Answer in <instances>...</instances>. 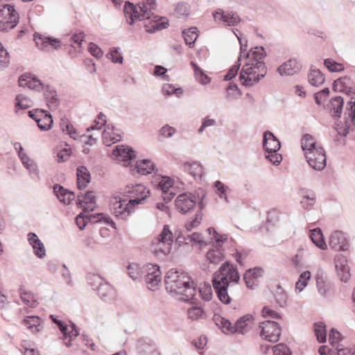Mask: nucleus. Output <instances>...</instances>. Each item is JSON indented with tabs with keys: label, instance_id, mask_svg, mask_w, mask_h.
Returning <instances> with one entry per match:
<instances>
[{
	"label": "nucleus",
	"instance_id": "f257e3e1",
	"mask_svg": "<svg viewBox=\"0 0 355 355\" xmlns=\"http://www.w3.org/2000/svg\"><path fill=\"white\" fill-rule=\"evenodd\" d=\"M157 7L156 0H143L137 6L126 1L124 6V13L128 23L132 25L137 21H142L146 31L150 33L166 28L168 26L166 19L152 13Z\"/></svg>",
	"mask_w": 355,
	"mask_h": 355
},
{
	"label": "nucleus",
	"instance_id": "f03ea898",
	"mask_svg": "<svg viewBox=\"0 0 355 355\" xmlns=\"http://www.w3.org/2000/svg\"><path fill=\"white\" fill-rule=\"evenodd\" d=\"M239 279L236 267L230 266L229 262L223 263L215 273L212 280L213 286L222 303L228 304L231 302V288L239 283Z\"/></svg>",
	"mask_w": 355,
	"mask_h": 355
},
{
	"label": "nucleus",
	"instance_id": "7ed1b4c3",
	"mask_svg": "<svg viewBox=\"0 0 355 355\" xmlns=\"http://www.w3.org/2000/svg\"><path fill=\"white\" fill-rule=\"evenodd\" d=\"M166 289L168 292L180 295V300L189 302L193 300L196 293L194 282L185 272L177 269L168 270L164 278Z\"/></svg>",
	"mask_w": 355,
	"mask_h": 355
},
{
	"label": "nucleus",
	"instance_id": "20e7f679",
	"mask_svg": "<svg viewBox=\"0 0 355 355\" xmlns=\"http://www.w3.org/2000/svg\"><path fill=\"white\" fill-rule=\"evenodd\" d=\"M267 69L263 60H249L242 67L239 78L242 85L252 87L265 77Z\"/></svg>",
	"mask_w": 355,
	"mask_h": 355
},
{
	"label": "nucleus",
	"instance_id": "39448f33",
	"mask_svg": "<svg viewBox=\"0 0 355 355\" xmlns=\"http://www.w3.org/2000/svg\"><path fill=\"white\" fill-rule=\"evenodd\" d=\"M252 315H245L239 318L235 323L232 324L229 320L222 318L220 315H215L214 320L217 326L226 329L230 333L245 334L249 328V324L252 321Z\"/></svg>",
	"mask_w": 355,
	"mask_h": 355
},
{
	"label": "nucleus",
	"instance_id": "423d86ee",
	"mask_svg": "<svg viewBox=\"0 0 355 355\" xmlns=\"http://www.w3.org/2000/svg\"><path fill=\"white\" fill-rule=\"evenodd\" d=\"M173 234L168 225H165L161 233L152 242L153 253L157 257H164L171 252Z\"/></svg>",
	"mask_w": 355,
	"mask_h": 355
},
{
	"label": "nucleus",
	"instance_id": "0eeeda50",
	"mask_svg": "<svg viewBox=\"0 0 355 355\" xmlns=\"http://www.w3.org/2000/svg\"><path fill=\"white\" fill-rule=\"evenodd\" d=\"M19 14L13 6L3 4L0 6V31L14 28L19 23Z\"/></svg>",
	"mask_w": 355,
	"mask_h": 355
},
{
	"label": "nucleus",
	"instance_id": "6e6552de",
	"mask_svg": "<svg viewBox=\"0 0 355 355\" xmlns=\"http://www.w3.org/2000/svg\"><path fill=\"white\" fill-rule=\"evenodd\" d=\"M123 193L129 198V206H136L144 204V201L150 196V191L146 189L144 185L138 184L128 185L123 190Z\"/></svg>",
	"mask_w": 355,
	"mask_h": 355
},
{
	"label": "nucleus",
	"instance_id": "1a4fd4ad",
	"mask_svg": "<svg viewBox=\"0 0 355 355\" xmlns=\"http://www.w3.org/2000/svg\"><path fill=\"white\" fill-rule=\"evenodd\" d=\"M122 200L121 197L114 196L110 199V209L112 214L118 219L125 220L132 212L134 206H129V202Z\"/></svg>",
	"mask_w": 355,
	"mask_h": 355
},
{
	"label": "nucleus",
	"instance_id": "9d476101",
	"mask_svg": "<svg viewBox=\"0 0 355 355\" xmlns=\"http://www.w3.org/2000/svg\"><path fill=\"white\" fill-rule=\"evenodd\" d=\"M261 336L269 342L275 343L279 340L281 335V328L275 321L266 320L259 323Z\"/></svg>",
	"mask_w": 355,
	"mask_h": 355
},
{
	"label": "nucleus",
	"instance_id": "9b49d317",
	"mask_svg": "<svg viewBox=\"0 0 355 355\" xmlns=\"http://www.w3.org/2000/svg\"><path fill=\"white\" fill-rule=\"evenodd\" d=\"M144 274V281L148 289L154 291L161 282V272L157 265L148 263L145 266Z\"/></svg>",
	"mask_w": 355,
	"mask_h": 355
},
{
	"label": "nucleus",
	"instance_id": "f8f14e48",
	"mask_svg": "<svg viewBox=\"0 0 355 355\" xmlns=\"http://www.w3.org/2000/svg\"><path fill=\"white\" fill-rule=\"evenodd\" d=\"M305 156L309 166L315 170L322 171L327 164L324 150L320 146L316 150L306 152Z\"/></svg>",
	"mask_w": 355,
	"mask_h": 355
},
{
	"label": "nucleus",
	"instance_id": "ddd939ff",
	"mask_svg": "<svg viewBox=\"0 0 355 355\" xmlns=\"http://www.w3.org/2000/svg\"><path fill=\"white\" fill-rule=\"evenodd\" d=\"M216 21L223 22L225 25L229 26H235L241 21L239 15L233 11L225 12L223 9L218 8L213 14Z\"/></svg>",
	"mask_w": 355,
	"mask_h": 355
},
{
	"label": "nucleus",
	"instance_id": "4468645a",
	"mask_svg": "<svg viewBox=\"0 0 355 355\" xmlns=\"http://www.w3.org/2000/svg\"><path fill=\"white\" fill-rule=\"evenodd\" d=\"M196 197L191 193H181L175 200L176 208L182 214L189 211L196 206Z\"/></svg>",
	"mask_w": 355,
	"mask_h": 355
},
{
	"label": "nucleus",
	"instance_id": "2eb2a0df",
	"mask_svg": "<svg viewBox=\"0 0 355 355\" xmlns=\"http://www.w3.org/2000/svg\"><path fill=\"white\" fill-rule=\"evenodd\" d=\"M34 40L36 46L42 51H49L51 49H58L60 47V40L40 33L34 34Z\"/></svg>",
	"mask_w": 355,
	"mask_h": 355
},
{
	"label": "nucleus",
	"instance_id": "dca6fc26",
	"mask_svg": "<svg viewBox=\"0 0 355 355\" xmlns=\"http://www.w3.org/2000/svg\"><path fill=\"white\" fill-rule=\"evenodd\" d=\"M329 244L331 248L336 251H346L349 248V242L345 234L338 230L331 234Z\"/></svg>",
	"mask_w": 355,
	"mask_h": 355
},
{
	"label": "nucleus",
	"instance_id": "f3484780",
	"mask_svg": "<svg viewBox=\"0 0 355 355\" xmlns=\"http://www.w3.org/2000/svg\"><path fill=\"white\" fill-rule=\"evenodd\" d=\"M333 89L336 92L346 93L348 95L355 94L354 82L348 76L341 77L334 80Z\"/></svg>",
	"mask_w": 355,
	"mask_h": 355
},
{
	"label": "nucleus",
	"instance_id": "a211bd4d",
	"mask_svg": "<svg viewBox=\"0 0 355 355\" xmlns=\"http://www.w3.org/2000/svg\"><path fill=\"white\" fill-rule=\"evenodd\" d=\"M20 87H28L37 91L44 90L45 85L34 75L23 74L18 80Z\"/></svg>",
	"mask_w": 355,
	"mask_h": 355
},
{
	"label": "nucleus",
	"instance_id": "6ab92c4d",
	"mask_svg": "<svg viewBox=\"0 0 355 355\" xmlns=\"http://www.w3.org/2000/svg\"><path fill=\"white\" fill-rule=\"evenodd\" d=\"M301 70V65L296 59H290L277 68L280 76H293Z\"/></svg>",
	"mask_w": 355,
	"mask_h": 355
},
{
	"label": "nucleus",
	"instance_id": "aec40b11",
	"mask_svg": "<svg viewBox=\"0 0 355 355\" xmlns=\"http://www.w3.org/2000/svg\"><path fill=\"white\" fill-rule=\"evenodd\" d=\"M335 265L340 279L342 282H347L350 277V273L346 257L343 256L337 257L335 259Z\"/></svg>",
	"mask_w": 355,
	"mask_h": 355
},
{
	"label": "nucleus",
	"instance_id": "412c9836",
	"mask_svg": "<svg viewBox=\"0 0 355 355\" xmlns=\"http://www.w3.org/2000/svg\"><path fill=\"white\" fill-rule=\"evenodd\" d=\"M77 205L83 209L84 212L93 211L95 207V196L93 191H87L84 196H78Z\"/></svg>",
	"mask_w": 355,
	"mask_h": 355
},
{
	"label": "nucleus",
	"instance_id": "4be33fe9",
	"mask_svg": "<svg viewBox=\"0 0 355 355\" xmlns=\"http://www.w3.org/2000/svg\"><path fill=\"white\" fill-rule=\"evenodd\" d=\"M27 236L28 241L33 248L35 255L40 259L44 258L46 256V250L41 240L33 232L28 233Z\"/></svg>",
	"mask_w": 355,
	"mask_h": 355
},
{
	"label": "nucleus",
	"instance_id": "5701e85b",
	"mask_svg": "<svg viewBox=\"0 0 355 355\" xmlns=\"http://www.w3.org/2000/svg\"><path fill=\"white\" fill-rule=\"evenodd\" d=\"M121 138L120 130L111 124H108L103 132V139L106 146H110L111 144L120 141Z\"/></svg>",
	"mask_w": 355,
	"mask_h": 355
},
{
	"label": "nucleus",
	"instance_id": "b1692460",
	"mask_svg": "<svg viewBox=\"0 0 355 355\" xmlns=\"http://www.w3.org/2000/svg\"><path fill=\"white\" fill-rule=\"evenodd\" d=\"M263 146L266 151L277 152L281 147L278 139L270 131L263 133Z\"/></svg>",
	"mask_w": 355,
	"mask_h": 355
},
{
	"label": "nucleus",
	"instance_id": "393cba45",
	"mask_svg": "<svg viewBox=\"0 0 355 355\" xmlns=\"http://www.w3.org/2000/svg\"><path fill=\"white\" fill-rule=\"evenodd\" d=\"M53 192L56 195L59 200L65 204L69 205L75 199V193L64 189L60 184H55L53 187Z\"/></svg>",
	"mask_w": 355,
	"mask_h": 355
},
{
	"label": "nucleus",
	"instance_id": "a878e982",
	"mask_svg": "<svg viewBox=\"0 0 355 355\" xmlns=\"http://www.w3.org/2000/svg\"><path fill=\"white\" fill-rule=\"evenodd\" d=\"M101 218L102 216L100 214H85L84 213H80L76 216V223L78 228L83 230L88 223H98Z\"/></svg>",
	"mask_w": 355,
	"mask_h": 355
},
{
	"label": "nucleus",
	"instance_id": "bb28decb",
	"mask_svg": "<svg viewBox=\"0 0 355 355\" xmlns=\"http://www.w3.org/2000/svg\"><path fill=\"white\" fill-rule=\"evenodd\" d=\"M76 175L78 189H85L91 180V175L87 168L84 166H78L76 170Z\"/></svg>",
	"mask_w": 355,
	"mask_h": 355
},
{
	"label": "nucleus",
	"instance_id": "cd10ccee",
	"mask_svg": "<svg viewBox=\"0 0 355 355\" xmlns=\"http://www.w3.org/2000/svg\"><path fill=\"white\" fill-rule=\"evenodd\" d=\"M113 154L121 157V161L132 160L136 157L135 153L132 148L123 145L117 146L116 148L113 150Z\"/></svg>",
	"mask_w": 355,
	"mask_h": 355
},
{
	"label": "nucleus",
	"instance_id": "c85d7f7f",
	"mask_svg": "<svg viewBox=\"0 0 355 355\" xmlns=\"http://www.w3.org/2000/svg\"><path fill=\"white\" fill-rule=\"evenodd\" d=\"M137 348L141 355H148L155 350V343L149 338H141L137 342Z\"/></svg>",
	"mask_w": 355,
	"mask_h": 355
},
{
	"label": "nucleus",
	"instance_id": "c756f323",
	"mask_svg": "<svg viewBox=\"0 0 355 355\" xmlns=\"http://www.w3.org/2000/svg\"><path fill=\"white\" fill-rule=\"evenodd\" d=\"M44 91V95L46 100L47 105L50 110H56L59 103L57 98L56 91L49 85H46Z\"/></svg>",
	"mask_w": 355,
	"mask_h": 355
},
{
	"label": "nucleus",
	"instance_id": "7c9ffc66",
	"mask_svg": "<svg viewBox=\"0 0 355 355\" xmlns=\"http://www.w3.org/2000/svg\"><path fill=\"white\" fill-rule=\"evenodd\" d=\"M182 169L184 172L188 173L194 180L201 178L202 175V167L197 163H188L186 162L182 166Z\"/></svg>",
	"mask_w": 355,
	"mask_h": 355
},
{
	"label": "nucleus",
	"instance_id": "2f4dec72",
	"mask_svg": "<svg viewBox=\"0 0 355 355\" xmlns=\"http://www.w3.org/2000/svg\"><path fill=\"white\" fill-rule=\"evenodd\" d=\"M176 241L178 243H184L185 244H189L191 242L202 244L203 243L202 236L201 234L198 232H193L191 234L182 235V232L178 234L175 232Z\"/></svg>",
	"mask_w": 355,
	"mask_h": 355
},
{
	"label": "nucleus",
	"instance_id": "473e14b6",
	"mask_svg": "<svg viewBox=\"0 0 355 355\" xmlns=\"http://www.w3.org/2000/svg\"><path fill=\"white\" fill-rule=\"evenodd\" d=\"M98 296L104 301L107 302L114 297L115 291L107 282H104L97 291Z\"/></svg>",
	"mask_w": 355,
	"mask_h": 355
},
{
	"label": "nucleus",
	"instance_id": "72a5a7b5",
	"mask_svg": "<svg viewBox=\"0 0 355 355\" xmlns=\"http://www.w3.org/2000/svg\"><path fill=\"white\" fill-rule=\"evenodd\" d=\"M344 100L341 96H335L332 98L328 105L331 112H333L334 117L340 118L342 114Z\"/></svg>",
	"mask_w": 355,
	"mask_h": 355
},
{
	"label": "nucleus",
	"instance_id": "f704fd0d",
	"mask_svg": "<svg viewBox=\"0 0 355 355\" xmlns=\"http://www.w3.org/2000/svg\"><path fill=\"white\" fill-rule=\"evenodd\" d=\"M263 274V270L261 268H254L248 270L244 275L243 279L248 288H252L254 285V280L260 277Z\"/></svg>",
	"mask_w": 355,
	"mask_h": 355
},
{
	"label": "nucleus",
	"instance_id": "c9c22d12",
	"mask_svg": "<svg viewBox=\"0 0 355 355\" xmlns=\"http://www.w3.org/2000/svg\"><path fill=\"white\" fill-rule=\"evenodd\" d=\"M309 237L318 248L321 250L327 249V246L324 241L322 230L319 227L310 230Z\"/></svg>",
	"mask_w": 355,
	"mask_h": 355
},
{
	"label": "nucleus",
	"instance_id": "e433bc0d",
	"mask_svg": "<svg viewBox=\"0 0 355 355\" xmlns=\"http://www.w3.org/2000/svg\"><path fill=\"white\" fill-rule=\"evenodd\" d=\"M135 169L139 174L145 175L154 171L155 165L150 160L145 159L137 162Z\"/></svg>",
	"mask_w": 355,
	"mask_h": 355
},
{
	"label": "nucleus",
	"instance_id": "4c0bfd02",
	"mask_svg": "<svg viewBox=\"0 0 355 355\" xmlns=\"http://www.w3.org/2000/svg\"><path fill=\"white\" fill-rule=\"evenodd\" d=\"M324 80V75L319 69H311L308 74V80L313 86L322 85Z\"/></svg>",
	"mask_w": 355,
	"mask_h": 355
},
{
	"label": "nucleus",
	"instance_id": "58836bf2",
	"mask_svg": "<svg viewBox=\"0 0 355 355\" xmlns=\"http://www.w3.org/2000/svg\"><path fill=\"white\" fill-rule=\"evenodd\" d=\"M275 302L280 307H285L288 302V295L280 285H277L274 291Z\"/></svg>",
	"mask_w": 355,
	"mask_h": 355
},
{
	"label": "nucleus",
	"instance_id": "ea45409f",
	"mask_svg": "<svg viewBox=\"0 0 355 355\" xmlns=\"http://www.w3.org/2000/svg\"><path fill=\"white\" fill-rule=\"evenodd\" d=\"M41 321L38 316H28L24 320L23 323L33 333H37L40 330Z\"/></svg>",
	"mask_w": 355,
	"mask_h": 355
},
{
	"label": "nucleus",
	"instance_id": "a19ab883",
	"mask_svg": "<svg viewBox=\"0 0 355 355\" xmlns=\"http://www.w3.org/2000/svg\"><path fill=\"white\" fill-rule=\"evenodd\" d=\"M266 56V53L263 46H256L254 49L246 53L245 58L248 60H263Z\"/></svg>",
	"mask_w": 355,
	"mask_h": 355
},
{
	"label": "nucleus",
	"instance_id": "79ce46f5",
	"mask_svg": "<svg viewBox=\"0 0 355 355\" xmlns=\"http://www.w3.org/2000/svg\"><path fill=\"white\" fill-rule=\"evenodd\" d=\"M302 148L306 152L311 151V150H316L318 148L316 143L314 141L313 137L311 135L306 134L302 138Z\"/></svg>",
	"mask_w": 355,
	"mask_h": 355
},
{
	"label": "nucleus",
	"instance_id": "37998d69",
	"mask_svg": "<svg viewBox=\"0 0 355 355\" xmlns=\"http://www.w3.org/2000/svg\"><path fill=\"white\" fill-rule=\"evenodd\" d=\"M197 32L198 29L196 27H191L187 30H184L182 31L185 43L189 47H191L193 44L195 43L196 40H197Z\"/></svg>",
	"mask_w": 355,
	"mask_h": 355
},
{
	"label": "nucleus",
	"instance_id": "c03bdc74",
	"mask_svg": "<svg viewBox=\"0 0 355 355\" xmlns=\"http://www.w3.org/2000/svg\"><path fill=\"white\" fill-rule=\"evenodd\" d=\"M206 257L211 263L218 264L223 260L224 255L222 250L217 248L209 250L207 253Z\"/></svg>",
	"mask_w": 355,
	"mask_h": 355
},
{
	"label": "nucleus",
	"instance_id": "a18cd8bd",
	"mask_svg": "<svg viewBox=\"0 0 355 355\" xmlns=\"http://www.w3.org/2000/svg\"><path fill=\"white\" fill-rule=\"evenodd\" d=\"M19 294L22 302L29 307L33 308L38 304L35 298L33 293L24 291L21 288L19 289Z\"/></svg>",
	"mask_w": 355,
	"mask_h": 355
},
{
	"label": "nucleus",
	"instance_id": "49530a36",
	"mask_svg": "<svg viewBox=\"0 0 355 355\" xmlns=\"http://www.w3.org/2000/svg\"><path fill=\"white\" fill-rule=\"evenodd\" d=\"M315 335L320 343H324L327 340V329L325 324L322 322H315L313 326Z\"/></svg>",
	"mask_w": 355,
	"mask_h": 355
},
{
	"label": "nucleus",
	"instance_id": "de8ad7c7",
	"mask_svg": "<svg viewBox=\"0 0 355 355\" xmlns=\"http://www.w3.org/2000/svg\"><path fill=\"white\" fill-rule=\"evenodd\" d=\"M291 263L295 268L300 270L304 266V250L299 248L296 254L291 259Z\"/></svg>",
	"mask_w": 355,
	"mask_h": 355
},
{
	"label": "nucleus",
	"instance_id": "09e8293b",
	"mask_svg": "<svg viewBox=\"0 0 355 355\" xmlns=\"http://www.w3.org/2000/svg\"><path fill=\"white\" fill-rule=\"evenodd\" d=\"M311 278V272L308 270L300 274L298 280L295 284V291L300 293L307 286L308 281Z\"/></svg>",
	"mask_w": 355,
	"mask_h": 355
},
{
	"label": "nucleus",
	"instance_id": "8fccbe9b",
	"mask_svg": "<svg viewBox=\"0 0 355 355\" xmlns=\"http://www.w3.org/2000/svg\"><path fill=\"white\" fill-rule=\"evenodd\" d=\"M214 187L216 188V193L220 198H223L227 203L229 202L228 198L227 196V191H230V188L225 185L220 180H217L214 182Z\"/></svg>",
	"mask_w": 355,
	"mask_h": 355
},
{
	"label": "nucleus",
	"instance_id": "3c124183",
	"mask_svg": "<svg viewBox=\"0 0 355 355\" xmlns=\"http://www.w3.org/2000/svg\"><path fill=\"white\" fill-rule=\"evenodd\" d=\"M53 122L51 115L47 113H46L41 119L37 120V126L42 131L49 130L51 128Z\"/></svg>",
	"mask_w": 355,
	"mask_h": 355
},
{
	"label": "nucleus",
	"instance_id": "603ef678",
	"mask_svg": "<svg viewBox=\"0 0 355 355\" xmlns=\"http://www.w3.org/2000/svg\"><path fill=\"white\" fill-rule=\"evenodd\" d=\"M324 64L330 72H340L345 69L341 63L337 62L331 58L325 59Z\"/></svg>",
	"mask_w": 355,
	"mask_h": 355
},
{
	"label": "nucleus",
	"instance_id": "864d4df0",
	"mask_svg": "<svg viewBox=\"0 0 355 355\" xmlns=\"http://www.w3.org/2000/svg\"><path fill=\"white\" fill-rule=\"evenodd\" d=\"M88 284L94 290L98 291V288L103 284L105 280L98 275L89 274L87 277Z\"/></svg>",
	"mask_w": 355,
	"mask_h": 355
},
{
	"label": "nucleus",
	"instance_id": "5fc2aeb1",
	"mask_svg": "<svg viewBox=\"0 0 355 355\" xmlns=\"http://www.w3.org/2000/svg\"><path fill=\"white\" fill-rule=\"evenodd\" d=\"M119 47L112 48L110 53L107 54V58L110 59L114 63L121 64L123 62V58L121 53L119 52Z\"/></svg>",
	"mask_w": 355,
	"mask_h": 355
},
{
	"label": "nucleus",
	"instance_id": "6e6d98bb",
	"mask_svg": "<svg viewBox=\"0 0 355 355\" xmlns=\"http://www.w3.org/2000/svg\"><path fill=\"white\" fill-rule=\"evenodd\" d=\"M315 202V195H305L302 197L300 204L304 209H309L313 207Z\"/></svg>",
	"mask_w": 355,
	"mask_h": 355
},
{
	"label": "nucleus",
	"instance_id": "4d7b16f0",
	"mask_svg": "<svg viewBox=\"0 0 355 355\" xmlns=\"http://www.w3.org/2000/svg\"><path fill=\"white\" fill-rule=\"evenodd\" d=\"M173 185V180L169 177H162L158 183V187L162 192H168Z\"/></svg>",
	"mask_w": 355,
	"mask_h": 355
},
{
	"label": "nucleus",
	"instance_id": "13d9d810",
	"mask_svg": "<svg viewBox=\"0 0 355 355\" xmlns=\"http://www.w3.org/2000/svg\"><path fill=\"white\" fill-rule=\"evenodd\" d=\"M204 311L200 307L194 306L188 310V317L192 320L202 318Z\"/></svg>",
	"mask_w": 355,
	"mask_h": 355
},
{
	"label": "nucleus",
	"instance_id": "bf43d9fd",
	"mask_svg": "<svg viewBox=\"0 0 355 355\" xmlns=\"http://www.w3.org/2000/svg\"><path fill=\"white\" fill-rule=\"evenodd\" d=\"M274 355H292L290 349L284 344L279 343L273 347Z\"/></svg>",
	"mask_w": 355,
	"mask_h": 355
},
{
	"label": "nucleus",
	"instance_id": "052dcab7",
	"mask_svg": "<svg viewBox=\"0 0 355 355\" xmlns=\"http://www.w3.org/2000/svg\"><path fill=\"white\" fill-rule=\"evenodd\" d=\"M162 93L166 96H170L172 94H182V89L180 87L175 88L174 86L170 84L164 85L162 87Z\"/></svg>",
	"mask_w": 355,
	"mask_h": 355
},
{
	"label": "nucleus",
	"instance_id": "680f3d73",
	"mask_svg": "<svg viewBox=\"0 0 355 355\" xmlns=\"http://www.w3.org/2000/svg\"><path fill=\"white\" fill-rule=\"evenodd\" d=\"M19 158L21 160L24 166L30 171H35V165L33 160H31L25 153H19Z\"/></svg>",
	"mask_w": 355,
	"mask_h": 355
},
{
	"label": "nucleus",
	"instance_id": "e2e57ef3",
	"mask_svg": "<svg viewBox=\"0 0 355 355\" xmlns=\"http://www.w3.org/2000/svg\"><path fill=\"white\" fill-rule=\"evenodd\" d=\"M189 6L185 3H178L175 9V14L178 17L188 16Z\"/></svg>",
	"mask_w": 355,
	"mask_h": 355
},
{
	"label": "nucleus",
	"instance_id": "0e129e2a",
	"mask_svg": "<svg viewBox=\"0 0 355 355\" xmlns=\"http://www.w3.org/2000/svg\"><path fill=\"white\" fill-rule=\"evenodd\" d=\"M68 327L69 329L66 331V334H63V336L65 339L69 338L70 340H73L78 336V331L74 323L71 322L70 325Z\"/></svg>",
	"mask_w": 355,
	"mask_h": 355
},
{
	"label": "nucleus",
	"instance_id": "69168bd1",
	"mask_svg": "<svg viewBox=\"0 0 355 355\" xmlns=\"http://www.w3.org/2000/svg\"><path fill=\"white\" fill-rule=\"evenodd\" d=\"M15 107L17 109L25 110L30 107L29 100L19 94L16 96Z\"/></svg>",
	"mask_w": 355,
	"mask_h": 355
},
{
	"label": "nucleus",
	"instance_id": "338daca9",
	"mask_svg": "<svg viewBox=\"0 0 355 355\" xmlns=\"http://www.w3.org/2000/svg\"><path fill=\"white\" fill-rule=\"evenodd\" d=\"M352 121L355 120V98H352L347 102L346 107V113Z\"/></svg>",
	"mask_w": 355,
	"mask_h": 355
},
{
	"label": "nucleus",
	"instance_id": "774afa93",
	"mask_svg": "<svg viewBox=\"0 0 355 355\" xmlns=\"http://www.w3.org/2000/svg\"><path fill=\"white\" fill-rule=\"evenodd\" d=\"M338 345L336 347L337 355H355V345L352 347H340Z\"/></svg>",
	"mask_w": 355,
	"mask_h": 355
}]
</instances>
